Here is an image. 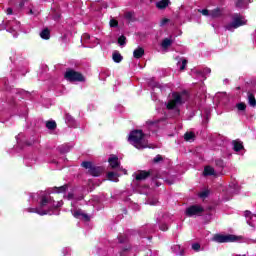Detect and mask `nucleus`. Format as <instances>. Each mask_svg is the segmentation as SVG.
Here are the masks:
<instances>
[{"label":"nucleus","instance_id":"2","mask_svg":"<svg viewBox=\"0 0 256 256\" xmlns=\"http://www.w3.org/2000/svg\"><path fill=\"white\" fill-rule=\"evenodd\" d=\"M145 137V133L143 130H133L130 132L128 141L131 145H134L136 149H145V145H143V138Z\"/></svg>","mask_w":256,"mask_h":256},{"label":"nucleus","instance_id":"6","mask_svg":"<svg viewBox=\"0 0 256 256\" xmlns=\"http://www.w3.org/2000/svg\"><path fill=\"white\" fill-rule=\"evenodd\" d=\"M151 177L152 181L159 179V174H155L153 170H139L138 173L135 175L136 181H145Z\"/></svg>","mask_w":256,"mask_h":256},{"label":"nucleus","instance_id":"19","mask_svg":"<svg viewBox=\"0 0 256 256\" xmlns=\"http://www.w3.org/2000/svg\"><path fill=\"white\" fill-rule=\"evenodd\" d=\"M204 177H210L211 175H215V169L211 166H206L203 171Z\"/></svg>","mask_w":256,"mask_h":256},{"label":"nucleus","instance_id":"5","mask_svg":"<svg viewBox=\"0 0 256 256\" xmlns=\"http://www.w3.org/2000/svg\"><path fill=\"white\" fill-rule=\"evenodd\" d=\"M240 239L241 237L233 234H215L212 238V241H215V243H235L237 241H240Z\"/></svg>","mask_w":256,"mask_h":256},{"label":"nucleus","instance_id":"18","mask_svg":"<svg viewBox=\"0 0 256 256\" xmlns=\"http://www.w3.org/2000/svg\"><path fill=\"white\" fill-rule=\"evenodd\" d=\"M169 3H171L169 0H160L156 3V7L157 9H167V7H169Z\"/></svg>","mask_w":256,"mask_h":256},{"label":"nucleus","instance_id":"20","mask_svg":"<svg viewBox=\"0 0 256 256\" xmlns=\"http://www.w3.org/2000/svg\"><path fill=\"white\" fill-rule=\"evenodd\" d=\"M112 59L114 63H121V61H123V56L121 53H119V51H114L112 54Z\"/></svg>","mask_w":256,"mask_h":256},{"label":"nucleus","instance_id":"37","mask_svg":"<svg viewBox=\"0 0 256 256\" xmlns=\"http://www.w3.org/2000/svg\"><path fill=\"white\" fill-rule=\"evenodd\" d=\"M110 27H119V22L115 19L110 20Z\"/></svg>","mask_w":256,"mask_h":256},{"label":"nucleus","instance_id":"43","mask_svg":"<svg viewBox=\"0 0 256 256\" xmlns=\"http://www.w3.org/2000/svg\"><path fill=\"white\" fill-rule=\"evenodd\" d=\"M169 227L167 226V224H161L160 225V230L161 231H168Z\"/></svg>","mask_w":256,"mask_h":256},{"label":"nucleus","instance_id":"14","mask_svg":"<svg viewBox=\"0 0 256 256\" xmlns=\"http://www.w3.org/2000/svg\"><path fill=\"white\" fill-rule=\"evenodd\" d=\"M108 181H113L114 183H119V173L117 172H108L106 175Z\"/></svg>","mask_w":256,"mask_h":256},{"label":"nucleus","instance_id":"49","mask_svg":"<svg viewBox=\"0 0 256 256\" xmlns=\"http://www.w3.org/2000/svg\"><path fill=\"white\" fill-rule=\"evenodd\" d=\"M204 71H205V73H211V69L210 68H206Z\"/></svg>","mask_w":256,"mask_h":256},{"label":"nucleus","instance_id":"28","mask_svg":"<svg viewBox=\"0 0 256 256\" xmlns=\"http://www.w3.org/2000/svg\"><path fill=\"white\" fill-rule=\"evenodd\" d=\"M244 5H245L244 0H235V7L237 9H243Z\"/></svg>","mask_w":256,"mask_h":256},{"label":"nucleus","instance_id":"10","mask_svg":"<svg viewBox=\"0 0 256 256\" xmlns=\"http://www.w3.org/2000/svg\"><path fill=\"white\" fill-rule=\"evenodd\" d=\"M225 9L223 8H214L213 10L210 11V17L212 19H219V17H223V13H224Z\"/></svg>","mask_w":256,"mask_h":256},{"label":"nucleus","instance_id":"9","mask_svg":"<svg viewBox=\"0 0 256 256\" xmlns=\"http://www.w3.org/2000/svg\"><path fill=\"white\" fill-rule=\"evenodd\" d=\"M53 203H55V200L51 196L43 195L40 197V209H44V207H47V205H50V207H53Z\"/></svg>","mask_w":256,"mask_h":256},{"label":"nucleus","instance_id":"27","mask_svg":"<svg viewBox=\"0 0 256 256\" xmlns=\"http://www.w3.org/2000/svg\"><path fill=\"white\" fill-rule=\"evenodd\" d=\"M127 44V37H125V35H121L118 38V45L123 46Z\"/></svg>","mask_w":256,"mask_h":256},{"label":"nucleus","instance_id":"12","mask_svg":"<svg viewBox=\"0 0 256 256\" xmlns=\"http://www.w3.org/2000/svg\"><path fill=\"white\" fill-rule=\"evenodd\" d=\"M108 163L112 169H117V167L121 165V163L119 162V158L117 156L110 157L108 159Z\"/></svg>","mask_w":256,"mask_h":256},{"label":"nucleus","instance_id":"52","mask_svg":"<svg viewBox=\"0 0 256 256\" xmlns=\"http://www.w3.org/2000/svg\"><path fill=\"white\" fill-rule=\"evenodd\" d=\"M156 186L159 187V184L157 183Z\"/></svg>","mask_w":256,"mask_h":256},{"label":"nucleus","instance_id":"29","mask_svg":"<svg viewBox=\"0 0 256 256\" xmlns=\"http://www.w3.org/2000/svg\"><path fill=\"white\" fill-rule=\"evenodd\" d=\"M238 111H245V109H247V104L240 102L236 105Z\"/></svg>","mask_w":256,"mask_h":256},{"label":"nucleus","instance_id":"33","mask_svg":"<svg viewBox=\"0 0 256 256\" xmlns=\"http://www.w3.org/2000/svg\"><path fill=\"white\" fill-rule=\"evenodd\" d=\"M186 67H187V59L183 58L182 63L180 64V71H185Z\"/></svg>","mask_w":256,"mask_h":256},{"label":"nucleus","instance_id":"7","mask_svg":"<svg viewBox=\"0 0 256 256\" xmlns=\"http://www.w3.org/2000/svg\"><path fill=\"white\" fill-rule=\"evenodd\" d=\"M243 25H247V22L243 20V17L239 14H235L233 17V21L225 26L227 31H233V29H239V27H243Z\"/></svg>","mask_w":256,"mask_h":256},{"label":"nucleus","instance_id":"45","mask_svg":"<svg viewBox=\"0 0 256 256\" xmlns=\"http://www.w3.org/2000/svg\"><path fill=\"white\" fill-rule=\"evenodd\" d=\"M6 13L7 15H13V8H7Z\"/></svg>","mask_w":256,"mask_h":256},{"label":"nucleus","instance_id":"51","mask_svg":"<svg viewBox=\"0 0 256 256\" xmlns=\"http://www.w3.org/2000/svg\"><path fill=\"white\" fill-rule=\"evenodd\" d=\"M29 14H30V15H33V10H30V11H29Z\"/></svg>","mask_w":256,"mask_h":256},{"label":"nucleus","instance_id":"16","mask_svg":"<svg viewBox=\"0 0 256 256\" xmlns=\"http://www.w3.org/2000/svg\"><path fill=\"white\" fill-rule=\"evenodd\" d=\"M41 39H44L45 41H49L51 39V30L49 28H45L40 32Z\"/></svg>","mask_w":256,"mask_h":256},{"label":"nucleus","instance_id":"40","mask_svg":"<svg viewBox=\"0 0 256 256\" xmlns=\"http://www.w3.org/2000/svg\"><path fill=\"white\" fill-rule=\"evenodd\" d=\"M167 23H169V19L168 18H163L160 22V27H163L164 25H167Z\"/></svg>","mask_w":256,"mask_h":256},{"label":"nucleus","instance_id":"46","mask_svg":"<svg viewBox=\"0 0 256 256\" xmlns=\"http://www.w3.org/2000/svg\"><path fill=\"white\" fill-rule=\"evenodd\" d=\"M60 39H61V41H63V43H67V35L66 34L61 36Z\"/></svg>","mask_w":256,"mask_h":256},{"label":"nucleus","instance_id":"21","mask_svg":"<svg viewBox=\"0 0 256 256\" xmlns=\"http://www.w3.org/2000/svg\"><path fill=\"white\" fill-rule=\"evenodd\" d=\"M248 103L250 107H256L255 94L248 92Z\"/></svg>","mask_w":256,"mask_h":256},{"label":"nucleus","instance_id":"13","mask_svg":"<svg viewBox=\"0 0 256 256\" xmlns=\"http://www.w3.org/2000/svg\"><path fill=\"white\" fill-rule=\"evenodd\" d=\"M20 25H21V23L19 21H15V20L12 22L8 21L6 23V26L9 27L11 32L17 31V29H19Z\"/></svg>","mask_w":256,"mask_h":256},{"label":"nucleus","instance_id":"1","mask_svg":"<svg viewBox=\"0 0 256 256\" xmlns=\"http://www.w3.org/2000/svg\"><path fill=\"white\" fill-rule=\"evenodd\" d=\"M189 100V93L187 91H182L181 93L179 92H173L172 93V100H170L167 105L166 109L169 111H175L176 115H181V110L177 108V105H184V103H187Z\"/></svg>","mask_w":256,"mask_h":256},{"label":"nucleus","instance_id":"35","mask_svg":"<svg viewBox=\"0 0 256 256\" xmlns=\"http://www.w3.org/2000/svg\"><path fill=\"white\" fill-rule=\"evenodd\" d=\"M73 216L75 217V219H81V217L83 216V212L81 210H76Z\"/></svg>","mask_w":256,"mask_h":256},{"label":"nucleus","instance_id":"22","mask_svg":"<svg viewBox=\"0 0 256 256\" xmlns=\"http://www.w3.org/2000/svg\"><path fill=\"white\" fill-rule=\"evenodd\" d=\"M46 127L50 131H55V129H57V122H55L54 120L47 121Z\"/></svg>","mask_w":256,"mask_h":256},{"label":"nucleus","instance_id":"30","mask_svg":"<svg viewBox=\"0 0 256 256\" xmlns=\"http://www.w3.org/2000/svg\"><path fill=\"white\" fill-rule=\"evenodd\" d=\"M66 122L70 123V125H73L75 123V118H73V116H71L70 114H66Z\"/></svg>","mask_w":256,"mask_h":256},{"label":"nucleus","instance_id":"41","mask_svg":"<svg viewBox=\"0 0 256 256\" xmlns=\"http://www.w3.org/2000/svg\"><path fill=\"white\" fill-rule=\"evenodd\" d=\"M125 241H127V238H125V236H119L118 237V242L119 243L123 244V243H125Z\"/></svg>","mask_w":256,"mask_h":256},{"label":"nucleus","instance_id":"25","mask_svg":"<svg viewBox=\"0 0 256 256\" xmlns=\"http://www.w3.org/2000/svg\"><path fill=\"white\" fill-rule=\"evenodd\" d=\"M171 45H173V40L169 39V38H165L163 41H162V47L163 49H167L169 47H171Z\"/></svg>","mask_w":256,"mask_h":256},{"label":"nucleus","instance_id":"31","mask_svg":"<svg viewBox=\"0 0 256 256\" xmlns=\"http://www.w3.org/2000/svg\"><path fill=\"white\" fill-rule=\"evenodd\" d=\"M133 15H134L133 12H126V13L124 14V17H125V19H127L128 21H133Z\"/></svg>","mask_w":256,"mask_h":256},{"label":"nucleus","instance_id":"39","mask_svg":"<svg viewBox=\"0 0 256 256\" xmlns=\"http://www.w3.org/2000/svg\"><path fill=\"white\" fill-rule=\"evenodd\" d=\"M192 249L194 251H199V249H201V244H199V243L192 244Z\"/></svg>","mask_w":256,"mask_h":256},{"label":"nucleus","instance_id":"36","mask_svg":"<svg viewBox=\"0 0 256 256\" xmlns=\"http://www.w3.org/2000/svg\"><path fill=\"white\" fill-rule=\"evenodd\" d=\"M199 13H202V15H204L205 17L211 16V11H209L208 9H202V10H198Z\"/></svg>","mask_w":256,"mask_h":256},{"label":"nucleus","instance_id":"4","mask_svg":"<svg viewBox=\"0 0 256 256\" xmlns=\"http://www.w3.org/2000/svg\"><path fill=\"white\" fill-rule=\"evenodd\" d=\"M64 79L69 83H85V76L83 73L77 72L71 68H68L64 73Z\"/></svg>","mask_w":256,"mask_h":256},{"label":"nucleus","instance_id":"3","mask_svg":"<svg viewBox=\"0 0 256 256\" xmlns=\"http://www.w3.org/2000/svg\"><path fill=\"white\" fill-rule=\"evenodd\" d=\"M81 167L87 169L88 175H91L92 177H101V175H103V171H105L103 166H97L91 161H83L81 163Z\"/></svg>","mask_w":256,"mask_h":256},{"label":"nucleus","instance_id":"23","mask_svg":"<svg viewBox=\"0 0 256 256\" xmlns=\"http://www.w3.org/2000/svg\"><path fill=\"white\" fill-rule=\"evenodd\" d=\"M184 139L190 143L191 141H195V132H186L184 134Z\"/></svg>","mask_w":256,"mask_h":256},{"label":"nucleus","instance_id":"34","mask_svg":"<svg viewBox=\"0 0 256 256\" xmlns=\"http://www.w3.org/2000/svg\"><path fill=\"white\" fill-rule=\"evenodd\" d=\"M163 161V156L161 154L156 155L153 159V163H161Z\"/></svg>","mask_w":256,"mask_h":256},{"label":"nucleus","instance_id":"11","mask_svg":"<svg viewBox=\"0 0 256 256\" xmlns=\"http://www.w3.org/2000/svg\"><path fill=\"white\" fill-rule=\"evenodd\" d=\"M232 145H233V150L236 153H239V151H243V149H245V146H243V142L239 139L233 140Z\"/></svg>","mask_w":256,"mask_h":256},{"label":"nucleus","instance_id":"32","mask_svg":"<svg viewBox=\"0 0 256 256\" xmlns=\"http://www.w3.org/2000/svg\"><path fill=\"white\" fill-rule=\"evenodd\" d=\"M216 166L220 167L221 169H223V167H225V162H223L222 159H217L215 160Z\"/></svg>","mask_w":256,"mask_h":256},{"label":"nucleus","instance_id":"42","mask_svg":"<svg viewBox=\"0 0 256 256\" xmlns=\"http://www.w3.org/2000/svg\"><path fill=\"white\" fill-rule=\"evenodd\" d=\"M81 219H84V221H91V218L89 217V215H87L85 213L82 214Z\"/></svg>","mask_w":256,"mask_h":256},{"label":"nucleus","instance_id":"15","mask_svg":"<svg viewBox=\"0 0 256 256\" xmlns=\"http://www.w3.org/2000/svg\"><path fill=\"white\" fill-rule=\"evenodd\" d=\"M145 55V49L143 47H138L133 52L134 59H141Z\"/></svg>","mask_w":256,"mask_h":256},{"label":"nucleus","instance_id":"8","mask_svg":"<svg viewBox=\"0 0 256 256\" xmlns=\"http://www.w3.org/2000/svg\"><path fill=\"white\" fill-rule=\"evenodd\" d=\"M205 209H203L200 205H192L188 207L185 211L187 217H194V215L201 216Z\"/></svg>","mask_w":256,"mask_h":256},{"label":"nucleus","instance_id":"26","mask_svg":"<svg viewBox=\"0 0 256 256\" xmlns=\"http://www.w3.org/2000/svg\"><path fill=\"white\" fill-rule=\"evenodd\" d=\"M68 187L69 186L67 184L60 186V187H54V191H55V193H66Z\"/></svg>","mask_w":256,"mask_h":256},{"label":"nucleus","instance_id":"17","mask_svg":"<svg viewBox=\"0 0 256 256\" xmlns=\"http://www.w3.org/2000/svg\"><path fill=\"white\" fill-rule=\"evenodd\" d=\"M28 213H37V215H47L49 211L47 210H40L39 208H27Z\"/></svg>","mask_w":256,"mask_h":256},{"label":"nucleus","instance_id":"24","mask_svg":"<svg viewBox=\"0 0 256 256\" xmlns=\"http://www.w3.org/2000/svg\"><path fill=\"white\" fill-rule=\"evenodd\" d=\"M60 207H63V200H60L57 202V204L52 203V206H49L48 211H55V209H59Z\"/></svg>","mask_w":256,"mask_h":256},{"label":"nucleus","instance_id":"50","mask_svg":"<svg viewBox=\"0 0 256 256\" xmlns=\"http://www.w3.org/2000/svg\"><path fill=\"white\" fill-rule=\"evenodd\" d=\"M125 251H129V248H123V253H125Z\"/></svg>","mask_w":256,"mask_h":256},{"label":"nucleus","instance_id":"44","mask_svg":"<svg viewBox=\"0 0 256 256\" xmlns=\"http://www.w3.org/2000/svg\"><path fill=\"white\" fill-rule=\"evenodd\" d=\"M251 215H252V213H251V211H249V210H246V211L244 212V216H245L246 218L251 219Z\"/></svg>","mask_w":256,"mask_h":256},{"label":"nucleus","instance_id":"38","mask_svg":"<svg viewBox=\"0 0 256 256\" xmlns=\"http://www.w3.org/2000/svg\"><path fill=\"white\" fill-rule=\"evenodd\" d=\"M199 197L202 199H205L206 197H209V191H203L199 194Z\"/></svg>","mask_w":256,"mask_h":256},{"label":"nucleus","instance_id":"47","mask_svg":"<svg viewBox=\"0 0 256 256\" xmlns=\"http://www.w3.org/2000/svg\"><path fill=\"white\" fill-rule=\"evenodd\" d=\"M68 199H73V193H68Z\"/></svg>","mask_w":256,"mask_h":256},{"label":"nucleus","instance_id":"48","mask_svg":"<svg viewBox=\"0 0 256 256\" xmlns=\"http://www.w3.org/2000/svg\"><path fill=\"white\" fill-rule=\"evenodd\" d=\"M149 205H157V201H150Z\"/></svg>","mask_w":256,"mask_h":256}]
</instances>
